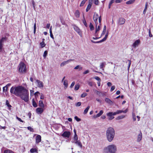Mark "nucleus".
Returning a JSON list of instances; mask_svg holds the SVG:
<instances>
[{"label": "nucleus", "mask_w": 153, "mask_h": 153, "mask_svg": "<svg viewBox=\"0 0 153 153\" xmlns=\"http://www.w3.org/2000/svg\"><path fill=\"white\" fill-rule=\"evenodd\" d=\"M108 36L105 35V37L102 39V40H103V42H104L106 40L108 37Z\"/></svg>", "instance_id": "4d7b16f0"}, {"label": "nucleus", "mask_w": 153, "mask_h": 153, "mask_svg": "<svg viewBox=\"0 0 153 153\" xmlns=\"http://www.w3.org/2000/svg\"><path fill=\"white\" fill-rule=\"evenodd\" d=\"M135 1V0H130L126 2V4H130L133 3Z\"/></svg>", "instance_id": "5701e85b"}, {"label": "nucleus", "mask_w": 153, "mask_h": 153, "mask_svg": "<svg viewBox=\"0 0 153 153\" xmlns=\"http://www.w3.org/2000/svg\"><path fill=\"white\" fill-rule=\"evenodd\" d=\"M128 111V109H126L125 111L122 110H118L117 111V113L118 114H120L122 113H126Z\"/></svg>", "instance_id": "f3484780"}, {"label": "nucleus", "mask_w": 153, "mask_h": 153, "mask_svg": "<svg viewBox=\"0 0 153 153\" xmlns=\"http://www.w3.org/2000/svg\"><path fill=\"white\" fill-rule=\"evenodd\" d=\"M48 51H45L43 55V56L44 57V58H45L46 57Z\"/></svg>", "instance_id": "a19ab883"}, {"label": "nucleus", "mask_w": 153, "mask_h": 153, "mask_svg": "<svg viewBox=\"0 0 153 153\" xmlns=\"http://www.w3.org/2000/svg\"><path fill=\"white\" fill-rule=\"evenodd\" d=\"M80 85L79 84H77L75 85L74 90L75 91L78 90L79 88Z\"/></svg>", "instance_id": "7c9ffc66"}, {"label": "nucleus", "mask_w": 153, "mask_h": 153, "mask_svg": "<svg viewBox=\"0 0 153 153\" xmlns=\"http://www.w3.org/2000/svg\"><path fill=\"white\" fill-rule=\"evenodd\" d=\"M149 37H152V35L151 33L150 30L149 29Z\"/></svg>", "instance_id": "338daca9"}, {"label": "nucleus", "mask_w": 153, "mask_h": 153, "mask_svg": "<svg viewBox=\"0 0 153 153\" xmlns=\"http://www.w3.org/2000/svg\"><path fill=\"white\" fill-rule=\"evenodd\" d=\"M4 153H14L12 151L10 150H5L4 151Z\"/></svg>", "instance_id": "f704fd0d"}, {"label": "nucleus", "mask_w": 153, "mask_h": 153, "mask_svg": "<svg viewBox=\"0 0 153 153\" xmlns=\"http://www.w3.org/2000/svg\"><path fill=\"white\" fill-rule=\"evenodd\" d=\"M115 86H114V85L112 86L111 87V89L110 90L111 91V92L113 90H114L115 89Z\"/></svg>", "instance_id": "6e6d98bb"}, {"label": "nucleus", "mask_w": 153, "mask_h": 153, "mask_svg": "<svg viewBox=\"0 0 153 153\" xmlns=\"http://www.w3.org/2000/svg\"><path fill=\"white\" fill-rule=\"evenodd\" d=\"M106 65L105 62H102L100 63V68L102 70H104V68L105 67V65Z\"/></svg>", "instance_id": "a211bd4d"}, {"label": "nucleus", "mask_w": 153, "mask_h": 153, "mask_svg": "<svg viewBox=\"0 0 153 153\" xmlns=\"http://www.w3.org/2000/svg\"><path fill=\"white\" fill-rule=\"evenodd\" d=\"M140 43V41L139 39L136 40L132 44V46L134 48L137 47Z\"/></svg>", "instance_id": "1a4fd4ad"}, {"label": "nucleus", "mask_w": 153, "mask_h": 153, "mask_svg": "<svg viewBox=\"0 0 153 153\" xmlns=\"http://www.w3.org/2000/svg\"><path fill=\"white\" fill-rule=\"evenodd\" d=\"M40 45L41 46V48H42L44 47L46 45V44L44 42H40Z\"/></svg>", "instance_id": "c756f323"}, {"label": "nucleus", "mask_w": 153, "mask_h": 153, "mask_svg": "<svg viewBox=\"0 0 153 153\" xmlns=\"http://www.w3.org/2000/svg\"><path fill=\"white\" fill-rule=\"evenodd\" d=\"M73 139L74 140V141H76L79 140H78V137L76 134H74V137Z\"/></svg>", "instance_id": "393cba45"}, {"label": "nucleus", "mask_w": 153, "mask_h": 153, "mask_svg": "<svg viewBox=\"0 0 153 153\" xmlns=\"http://www.w3.org/2000/svg\"><path fill=\"white\" fill-rule=\"evenodd\" d=\"M127 62H128V70H129L131 64V62L130 60H128Z\"/></svg>", "instance_id": "e433bc0d"}, {"label": "nucleus", "mask_w": 153, "mask_h": 153, "mask_svg": "<svg viewBox=\"0 0 153 153\" xmlns=\"http://www.w3.org/2000/svg\"><path fill=\"white\" fill-rule=\"evenodd\" d=\"M115 136V131L114 128L111 127L108 128L106 131V136L107 140L111 142L114 140Z\"/></svg>", "instance_id": "f03ea898"}, {"label": "nucleus", "mask_w": 153, "mask_h": 153, "mask_svg": "<svg viewBox=\"0 0 153 153\" xmlns=\"http://www.w3.org/2000/svg\"><path fill=\"white\" fill-rule=\"evenodd\" d=\"M74 28L75 30L79 34L80 36H81L82 33L81 30L79 28L76 26H74Z\"/></svg>", "instance_id": "f8f14e48"}, {"label": "nucleus", "mask_w": 153, "mask_h": 153, "mask_svg": "<svg viewBox=\"0 0 153 153\" xmlns=\"http://www.w3.org/2000/svg\"><path fill=\"white\" fill-rule=\"evenodd\" d=\"M19 71L21 73H25L26 71V68L25 64L23 62H21L19 65Z\"/></svg>", "instance_id": "20e7f679"}, {"label": "nucleus", "mask_w": 153, "mask_h": 153, "mask_svg": "<svg viewBox=\"0 0 153 153\" xmlns=\"http://www.w3.org/2000/svg\"><path fill=\"white\" fill-rule=\"evenodd\" d=\"M3 92H6L8 90V89L7 88H6V87L5 86L4 87H3Z\"/></svg>", "instance_id": "09e8293b"}, {"label": "nucleus", "mask_w": 153, "mask_h": 153, "mask_svg": "<svg viewBox=\"0 0 153 153\" xmlns=\"http://www.w3.org/2000/svg\"><path fill=\"white\" fill-rule=\"evenodd\" d=\"M6 38L4 37L2 38L0 40V52L1 51V49L2 47V42L5 40Z\"/></svg>", "instance_id": "2eb2a0df"}, {"label": "nucleus", "mask_w": 153, "mask_h": 153, "mask_svg": "<svg viewBox=\"0 0 153 153\" xmlns=\"http://www.w3.org/2000/svg\"><path fill=\"white\" fill-rule=\"evenodd\" d=\"M10 93L19 97L25 102L29 100V92L28 90L22 86H13L10 88Z\"/></svg>", "instance_id": "f257e3e1"}, {"label": "nucleus", "mask_w": 153, "mask_h": 153, "mask_svg": "<svg viewBox=\"0 0 153 153\" xmlns=\"http://www.w3.org/2000/svg\"><path fill=\"white\" fill-rule=\"evenodd\" d=\"M74 60V59H70L66 61H63L61 63L60 65L61 67L63 66L64 65H65L68 63L70 62H71V61H73Z\"/></svg>", "instance_id": "9b49d317"}, {"label": "nucleus", "mask_w": 153, "mask_h": 153, "mask_svg": "<svg viewBox=\"0 0 153 153\" xmlns=\"http://www.w3.org/2000/svg\"><path fill=\"white\" fill-rule=\"evenodd\" d=\"M87 95V93H84L82 94L81 96V97L83 98L86 97Z\"/></svg>", "instance_id": "37998d69"}, {"label": "nucleus", "mask_w": 153, "mask_h": 153, "mask_svg": "<svg viewBox=\"0 0 153 153\" xmlns=\"http://www.w3.org/2000/svg\"><path fill=\"white\" fill-rule=\"evenodd\" d=\"M132 116L133 120L134 121H135L136 120V116L135 115V114L134 113H133L132 114Z\"/></svg>", "instance_id": "79ce46f5"}, {"label": "nucleus", "mask_w": 153, "mask_h": 153, "mask_svg": "<svg viewBox=\"0 0 153 153\" xmlns=\"http://www.w3.org/2000/svg\"><path fill=\"white\" fill-rule=\"evenodd\" d=\"M50 35L51 37L53 39H54V37L53 34V33H52V27H51L50 29Z\"/></svg>", "instance_id": "bb28decb"}, {"label": "nucleus", "mask_w": 153, "mask_h": 153, "mask_svg": "<svg viewBox=\"0 0 153 153\" xmlns=\"http://www.w3.org/2000/svg\"><path fill=\"white\" fill-rule=\"evenodd\" d=\"M83 23L86 27L87 26V25L85 19H84L82 20Z\"/></svg>", "instance_id": "de8ad7c7"}, {"label": "nucleus", "mask_w": 153, "mask_h": 153, "mask_svg": "<svg viewBox=\"0 0 153 153\" xmlns=\"http://www.w3.org/2000/svg\"><path fill=\"white\" fill-rule=\"evenodd\" d=\"M89 27L91 30H93L94 29V27L91 23H90Z\"/></svg>", "instance_id": "473e14b6"}, {"label": "nucleus", "mask_w": 153, "mask_h": 153, "mask_svg": "<svg viewBox=\"0 0 153 153\" xmlns=\"http://www.w3.org/2000/svg\"><path fill=\"white\" fill-rule=\"evenodd\" d=\"M16 118L19 121H20L21 122H23V120H21L20 118L18 117L17 116H16Z\"/></svg>", "instance_id": "bf43d9fd"}, {"label": "nucleus", "mask_w": 153, "mask_h": 153, "mask_svg": "<svg viewBox=\"0 0 153 153\" xmlns=\"http://www.w3.org/2000/svg\"><path fill=\"white\" fill-rule=\"evenodd\" d=\"M73 143H74L75 144H77L78 146H79L80 148H82V145L79 140L76 141H73Z\"/></svg>", "instance_id": "dca6fc26"}, {"label": "nucleus", "mask_w": 153, "mask_h": 153, "mask_svg": "<svg viewBox=\"0 0 153 153\" xmlns=\"http://www.w3.org/2000/svg\"><path fill=\"white\" fill-rule=\"evenodd\" d=\"M63 82V85H64V88L66 89L68 87V81L67 80H65Z\"/></svg>", "instance_id": "6ab92c4d"}, {"label": "nucleus", "mask_w": 153, "mask_h": 153, "mask_svg": "<svg viewBox=\"0 0 153 153\" xmlns=\"http://www.w3.org/2000/svg\"><path fill=\"white\" fill-rule=\"evenodd\" d=\"M86 1L85 0H83V1H82L80 5V6L81 7L83 6L85 3Z\"/></svg>", "instance_id": "a18cd8bd"}, {"label": "nucleus", "mask_w": 153, "mask_h": 153, "mask_svg": "<svg viewBox=\"0 0 153 153\" xmlns=\"http://www.w3.org/2000/svg\"><path fill=\"white\" fill-rule=\"evenodd\" d=\"M126 20L123 18H120L118 20V24L119 25H121L124 24Z\"/></svg>", "instance_id": "0eeeda50"}, {"label": "nucleus", "mask_w": 153, "mask_h": 153, "mask_svg": "<svg viewBox=\"0 0 153 153\" xmlns=\"http://www.w3.org/2000/svg\"><path fill=\"white\" fill-rule=\"evenodd\" d=\"M89 108H90V106H88L87 107V108H86L85 109V110L84 111V113H83L84 114H86L88 112V111Z\"/></svg>", "instance_id": "2f4dec72"}, {"label": "nucleus", "mask_w": 153, "mask_h": 153, "mask_svg": "<svg viewBox=\"0 0 153 153\" xmlns=\"http://www.w3.org/2000/svg\"><path fill=\"white\" fill-rule=\"evenodd\" d=\"M81 102H78L76 104V106H79L81 105Z\"/></svg>", "instance_id": "603ef678"}, {"label": "nucleus", "mask_w": 153, "mask_h": 153, "mask_svg": "<svg viewBox=\"0 0 153 153\" xmlns=\"http://www.w3.org/2000/svg\"><path fill=\"white\" fill-rule=\"evenodd\" d=\"M74 69L76 70L79 69V70L80 71L82 69V68L79 65H78L76 66L75 67Z\"/></svg>", "instance_id": "c85d7f7f"}, {"label": "nucleus", "mask_w": 153, "mask_h": 153, "mask_svg": "<svg viewBox=\"0 0 153 153\" xmlns=\"http://www.w3.org/2000/svg\"><path fill=\"white\" fill-rule=\"evenodd\" d=\"M41 140V137L40 135H38L37 136L36 139V143H39Z\"/></svg>", "instance_id": "ddd939ff"}, {"label": "nucleus", "mask_w": 153, "mask_h": 153, "mask_svg": "<svg viewBox=\"0 0 153 153\" xmlns=\"http://www.w3.org/2000/svg\"><path fill=\"white\" fill-rule=\"evenodd\" d=\"M92 6V3L91 2L89 3L86 9V12H88L91 8Z\"/></svg>", "instance_id": "412c9836"}, {"label": "nucleus", "mask_w": 153, "mask_h": 153, "mask_svg": "<svg viewBox=\"0 0 153 153\" xmlns=\"http://www.w3.org/2000/svg\"><path fill=\"white\" fill-rule=\"evenodd\" d=\"M74 119L77 122L81 120V119L79 118L77 116L75 117Z\"/></svg>", "instance_id": "49530a36"}, {"label": "nucleus", "mask_w": 153, "mask_h": 153, "mask_svg": "<svg viewBox=\"0 0 153 153\" xmlns=\"http://www.w3.org/2000/svg\"><path fill=\"white\" fill-rule=\"evenodd\" d=\"M102 41H103L102 40H100V41H97V42H95V41H93L92 40H91V41L92 42H93V43H101V42H103Z\"/></svg>", "instance_id": "ea45409f"}, {"label": "nucleus", "mask_w": 153, "mask_h": 153, "mask_svg": "<svg viewBox=\"0 0 153 153\" xmlns=\"http://www.w3.org/2000/svg\"><path fill=\"white\" fill-rule=\"evenodd\" d=\"M105 101L110 104H111L112 103V101L110 99L107 98H106L105 99Z\"/></svg>", "instance_id": "aec40b11"}, {"label": "nucleus", "mask_w": 153, "mask_h": 153, "mask_svg": "<svg viewBox=\"0 0 153 153\" xmlns=\"http://www.w3.org/2000/svg\"><path fill=\"white\" fill-rule=\"evenodd\" d=\"M117 150L116 146L114 144H111L104 148L103 153H116Z\"/></svg>", "instance_id": "7ed1b4c3"}, {"label": "nucleus", "mask_w": 153, "mask_h": 153, "mask_svg": "<svg viewBox=\"0 0 153 153\" xmlns=\"http://www.w3.org/2000/svg\"><path fill=\"white\" fill-rule=\"evenodd\" d=\"M32 103H33V105L34 107H37V105L36 104V103L34 99H33L32 100Z\"/></svg>", "instance_id": "c9c22d12"}, {"label": "nucleus", "mask_w": 153, "mask_h": 153, "mask_svg": "<svg viewBox=\"0 0 153 153\" xmlns=\"http://www.w3.org/2000/svg\"><path fill=\"white\" fill-rule=\"evenodd\" d=\"M44 98V95L42 94H41V97H40V99L43 100Z\"/></svg>", "instance_id": "680f3d73"}, {"label": "nucleus", "mask_w": 153, "mask_h": 153, "mask_svg": "<svg viewBox=\"0 0 153 153\" xmlns=\"http://www.w3.org/2000/svg\"><path fill=\"white\" fill-rule=\"evenodd\" d=\"M107 115L108 117H111L113 116L112 112H109L107 114Z\"/></svg>", "instance_id": "c03bdc74"}, {"label": "nucleus", "mask_w": 153, "mask_h": 153, "mask_svg": "<svg viewBox=\"0 0 153 153\" xmlns=\"http://www.w3.org/2000/svg\"><path fill=\"white\" fill-rule=\"evenodd\" d=\"M109 117L108 118V119L109 120H112V119H113L114 118V117H113V116H111V117Z\"/></svg>", "instance_id": "774afa93"}, {"label": "nucleus", "mask_w": 153, "mask_h": 153, "mask_svg": "<svg viewBox=\"0 0 153 153\" xmlns=\"http://www.w3.org/2000/svg\"><path fill=\"white\" fill-rule=\"evenodd\" d=\"M94 4L96 5L99 4V1L98 0H94Z\"/></svg>", "instance_id": "3c124183"}, {"label": "nucleus", "mask_w": 153, "mask_h": 153, "mask_svg": "<svg viewBox=\"0 0 153 153\" xmlns=\"http://www.w3.org/2000/svg\"><path fill=\"white\" fill-rule=\"evenodd\" d=\"M43 108H38L36 109V111L38 114H41L43 112L44 110Z\"/></svg>", "instance_id": "4468645a"}, {"label": "nucleus", "mask_w": 153, "mask_h": 153, "mask_svg": "<svg viewBox=\"0 0 153 153\" xmlns=\"http://www.w3.org/2000/svg\"><path fill=\"white\" fill-rule=\"evenodd\" d=\"M75 16L77 18L79 16V10H77L76 11L75 13Z\"/></svg>", "instance_id": "cd10ccee"}, {"label": "nucleus", "mask_w": 153, "mask_h": 153, "mask_svg": "<svg viewBox=\"0 0 153 153\" xmlns=\"http://www.w3.org/2000/svg\"><path fill=\"white\" fill-rule=\"evenodd\" d=\"M36 23H35L34 25V33H35L36 31Z\"/></svg>", "instance_id": "5fc2aeb1"}, {"label": "nucleus", "mask_w": 153, "mask_h": 153, "mask_svg": "<svg viewBox=\"0 0 153 153\" xmlns=\"http://www.w3.org/2000/svg\"><path fill=\"white\" fill-rule=\"evenodd\" d=\"M125 117V115H120V116H119L118 117L116 118V119L117 120H120L122 119H123Z\"/></svg>", "instance_id": "b1692460"}, {"label": "nucleus", "mask_w": 153, "mask_h": 153, "mask_svg": "<svg viewBox=\"0 0 153 153\" xmlns=\"http://www.w3.org/2000/svg\"><path fill=\"white\" fill-rule=\"evenodd\" d=\"M89 73V71L88 70H86V71H85L83 73V74H88Z\"/></svg>", "instance_id": "e2e57ef3"}, {"label": "nucleus", "mask_w": 153, "mask_h": 153, "mask_svg": "<svg viewBox=\"0 0 153 153\" xmlns=\"http://www.w3.org/2000/svg\"><path fill=\"white\" fill-rule=\"evenodd\" d=\"M75 82L74 81L71 84V85L70 86V88H72L74 86V85H75Z\"/></svg>", "instance_id": "052dcab7"}, {"label": "nucleus", "mask_w": 153, "mask_h": 153, "mask_svg": "<svg viewBox=\"0 0 153 153\" xmlns=\"http://www.w3.org/2000/svg\"><path fill=\"white\" fill-rule=\"evenodd\" d=\"M143 135L141 131H140V133L137 135V139L136 141L137 142H139L141 141L142 139Z\"/></svg>", "instance_id": "423d86ee"}, {"label": "nucleus", "mask_w": 153, "mask_h": 153, "mask_svg": "<svg viewBox=\"0 0 153 153\" xmlns=\"http://www.w3.org/2000/svg\"><path fill=\"white\" fill-rule=\"evenodd\" d=\"M30 151L31 153H33L36 152H37V150L36 149L32 148L30 149Z\"/></svg>", "instance_id": "4c0bfd02"}, {"label": "nucleus", "mask_w": 153, "mask_h": 153, "mask_svg": "<svg viewBox=\"0 0 153 153\" xmlns=\"http://www.w3.org/2000/svg\"><path fill=\"white\" fill-rule=\"evenodd\" d=\"M71 133L70 131H65L62 134V136L66 137H69L70 136Z\"/></svg>", "instance_id": "9d476101"}, {"label": "nucleus", "mask_w": 153, "mask_h": 153, "mask_svg": "<svg viewBox=\"0 0 153 153\" xmlns=\"http://www.w3.org/2000/svg\"><path fill=\"white\" fill-rule=\"evenodd\" d=\"M103 112L102 110H101L100 111V112L97 114V116L98 117H100L101 115H102L103 113Z\"/></svg>", "instance_id": "58836bf2"}, {"label": "nucleus", "mask_w": 153, "mask_h": 153, "mask_svg": "<svg viewBox=\"0 0 153 153\" xmlns=\"http://www.w3.org/2000/svg\"><path fill=\"white\" fill-rule=\"evenodd\" d=\"M108 36L105 35V37L102 39V40H103V42H104L106 40L108 37Z\"/></svg>", "instance_id": "13d9d810"}, {"label": "nucleus", "mask_w": 153, "mask_h": 153, "mask_svg": "<svg viewBox=\"0 0 153 153\" xmlns=\"http://www.w3.org/2000/svg\"><path fill=\"white\" fill-rule=\"evenodd\" d=\"M39 105L41 108H44V105L42 100H40L39 101Z\"/></svg>", "instance_id": "4be33fe9"}, {"label": "nucleus", "mask_w": 153, "mask_h": 153, "mask_svg": "<svg viewBox=\"0 0 153 153\" xmlns=\"http://www.w3.org/2000/svg\"><path fill=\"white\" fill-rule=\"evenodd\" d=\"M98 18L99 16L98 14L97 13H94V15L93 19L94 21L95 22L96 26H97V19Z\"/></svg>", "instance_id": "6e6552de"}, {"label": "nucleus", "mask_w": 153, "mask_h": 153, "mask_svg": "<svg viewBox=\"0 0 153 153\" xmlns=\"http://www.w3.org/2000/svg\"><path fill=\"white\" fill-rule=\"evenodd\" d=\"M27 128L28 130H29L31 131H33V129L30 126L28 127H27Z\"/></svg>", "instance_id": "8fccbe9b"}, {"label": "nucleus", "mask_w": 153, "mask_h": 153, "mask_svg": "<svg viewBox=\"0 0 153 153\" xmlns=\"http://www.w3.org/2000/svg\"><path fill=\"white\" fill-rule=\"evenodd\" d=\"M36 83L37 87L39 88H43L44 87V84L43 82L37 79L36 80Z\"/></svg>", "instance_id": "39448f33"}, {"label": "nucleus", "mask_w": 153, "mask_h": 153, "mask_svg": "<svg viewBox=\"0 0 153 153\" xmlns=\"http://www.w3.org/2000/svg\"><path fill=\"white\" fill-rule=\"evenodd\" d=\"M101 25H98V27H97V26H96V34H97V32L99 31L100 29V26Z\"/></svg>", "instance_id": "72a5a7b5"}, {"label": "nucleus", "mask_w": 153, "mask_h": 153, "mask_svg": "<svg viewBox=\"0 0 153 153\" xmlns=\"http://www.w3.org/2000/svg\"><path fill=\"white\" fill-rule=\"evenodd\" d=\"M123 0H116L115 2L116 3H119L121 2Z\"/></svg>", "instance_id": "0e129e2a"}, {"label": "nucleus", "mask_w": 153, "mask_h": 153, "mask_svg": "<svg viewBox=\"0 0 153 153\" xmlns=\"http://www.w3.org/2000/svg\"><path fill=\"white\" fill-rule=\"evenodd\" d=\"M147 6H148V3L147 2H146L145 4V8L143 11V14H145L146 13V10L147 8Z\"/></svg>", "instance_id": "a878e982"}, {"label": "nucleus", "mask_w": 153, "mask_h": 153, "mask_svg": "<svg viewBox=\"0 0 153 153\" xmlns=\"http://www.w3.org/2000/svg\"><path fill=\"white\" fill-rule=\"evenodd\" d=\"M40 94V93L39 92L37 91V92H36L34 93V95L36 97V96H38V94Z\"/></svg>", "instance_id": "69168bd1"}, {"label": "nucleus", "mask_w": 153, "mask_h": 153, "mask_svg": "<svg viewBox=\"0 0 153 153\" xmlns=\"http://www.w3.org/2000/svg\"><path fill=\"white\" fill-rule=\"evenodd\" d=\"M94 78L97 80H98L99 81H101V79L98 76H96L94 77Z\"/></svg>", "instance_id": "864d4df0"}]
</instances>
